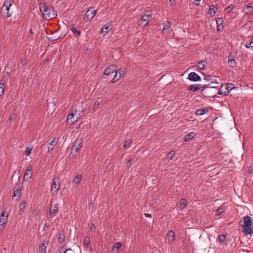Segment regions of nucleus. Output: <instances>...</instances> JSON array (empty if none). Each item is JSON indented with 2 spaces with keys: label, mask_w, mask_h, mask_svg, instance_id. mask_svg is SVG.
Wrapping results in <instances>:
<instances>
[{
  "label": "nucleus",
  "mask_w": 253,
  "mask_h": 253,
  "mask_svg": "<svg viewBox=\"0 0 253 253\" xmlns=\"http://www.w3.org/2000/svg\"><path fill=\"white\" fill-rule=\"evenodd\" d=\"M83 243L85 246H88L90 243L89 238L87 236L85 237Z\"/></svg>",
  "instance_id": "37998d69"
},
{
  "label": "nucleus",
  "mask_w": 253,
  "mask_h": 253,
  "mask_svg": "<svg viewBox=\"0 0 253 253\" xmlns=\"http://www.w3.org/2000/svg\"><path fill=\"white\" fill-rule=\"evenodd\" d=\"M207 63L206 61H202L198 63V67L200 70H204L206 66Z\"/></svg>",
  "instance_id": "a878e982"
},
{
  "label": "nucleus",
  "mask_w": 253,
  "mask_h": 253,
  "mask_svg": "<svg viewBox=\"0 0 253 253\" xmlns=\"http://www.w3.org/2000/svg\"><path fill=\"white\" fill-rule=\"evenodd\" d=\"M252 42H253V37L252 39Z\"/></svg>",
  "instance_id": "774afa93"
},
{
  "label": "nucleus",
  "mask_w": 253,
  "mask_h": 253,
  "mask_svg": "<svg viewBox=\"0 0 253 253\" xmlns=\"http://www.w3.org/2000/svg\"><path fill=\"white\" fill-rule=\"evenodd\" d=\"M110 25L109 23H107L103 26L102 30H104L105 34H107L110 30Z\"/></svg>",
  "instance_id": "473e14b6"
},
{
  "label": "nucleus",
  "mask_w": 253,
  "mask_h": 253,
  "mask_svg": "<svg viewBox=\"0 0 253 253\" xmlns=\"http://www.w3.org/2000/svg\"><path fill=\"white\" fill-rule=\"evenodd\" d=\"M131 163V160L129 159V160L127 161L126 163V164L128 166V167H129L130 165H129V163Z\"/></svg>",
  "instance_id": "6e6d98bb"
},
{
  "label": "nucleus",
  "mask_w": 253,
  "mask_h": 253,
  "mask_svg": "<svg viewBox=\"0 0 253 253\" xmlns=\"http://www.w3.org/2000/svg\"><path fill=\"white\" fill-rule=\"evenodd\" d=\"M244 225L243 226L242 232L246 235H252L253 234V223L252 218L247 215L244 217Z\"/></svg>",
  "instance_id": "f03ea898"
},
{
  "label": "nucleus",
  "mask_w": 253,
  "mask_h": 253,
  "mask_svg": "<svg viewBox=\"0 0 253 253\" xmlns=\"http://www.w3.org/2000/svg\"><path fill=\"white\" fill-rule=\"evenodd\" d=\"M210 85V84H205L203 86H201V85H198V90H204L206 88L209 87Z\"/></svg>",
  "instance_id": "58836bf2"
},
{
  "label": "nucleus",
  "mask_w": 253,
  "mask_h": 253,
  "mask_svg": "<svg viewBox=\"0 0 253 253\" xmlns=\"http://www.w3.org/2000/svg\"><path fill=\"white\" fill-rule=\"evenodd\" d=\"M77 110L75 111V113H71L67 117V122L68 124H73L74 123L76 122L79 117L80 116V113L77 115Z\"/></svg>",
  "instance_id": "6e6552de"
},
{
  "label": "nucleus",
  "mask_w": 253,
  "mask_h": 253,
  "mask_svg": "<svg viewBox=\"0 0 253 253\" xmlns=\"http://www.w3.org/2000/svg\"><path fill=\"white\" fill-rule=\"evenodd\" d=\"M21 187L22 185L21 184V183L18 181L16 183L15 186V189H16V190H21Z\"/></svg>",
  "instance_id": "c03bdc74"
},
{
  "label": "nucleus",
  "mask_w": 253,
  "mask_h": 253,
  "mask_svg": "<svg viewBox=\"0 0 253 253\" xmlns=\"http://www.w3.org/2000/svg\"><path fill=\"white\" fill-rule=\"evenodd\" d=\"M232 84H228L225 85H221L218 94L220 95H223L224 96L228 94V93L233 89V87H232Z\"/></svg>",
  "instance_id": "423d86ee"
},
{
  "label": "nucleus",
  "mask_w": 253,
  "mask_h": 253,
  "mask_svg": "<svg viewBox=\"0 0 253 253\" xmlns=\"http://www.w3.org/2000/svg\"><path fill=\"white\" fill-rule=\"evenodd\" d=\"M196 135V134L195 132H191L186 135V136H185V141H188L189 140H191V139L193 138Z\"/></svg>",
  "instance_id": "b1692460"
},
{
  "label": "nucleus",
  "mask_w": 253,
  "mask_h": 253,
  "mask_svg": "<svg viewBox=\"0 0 253 253\" xmlns=\"http://www.w3.org/2000/svg\"><path fill=\"white\" fill-rule=\"evenodd\" d=\"M67 233L64 230H62L59 235V237L58 241L60 243H62L64 242Z\"/></svg>",
  "instance_id": "f3484780"
},
{
  "label": "nucleus",
  "mask_w": 253,
  "mask_h": 253,
  "mask_svg": "<svg viewBox=\"0 0 253 253\" xmlns=\"http://www.w3.org/2000/svg\"><path fill=\"white\" fill-rule=\"evenodd\" d=\"M163 25H164V27L162 30V32L163 33H165L166 32V31L169 30V28H170V23L169 21H167L166 22L163 23Z\"/></svg>",
  "instance_id": "393cba45"
},
{
  "label": "nucleus",
  "mask_w": 253,
  "mask_h": 253,
  "mask_svg": "<svg viewBox=\"0 0 253 253\" xmlns=\"http://www.w3.org/2000/svg\"><path fill=\"white\" fill-rule=\"evenodd\" d=\"M228 65L230 67L234 68L236 66V62L235 59L232 55L230 54L228 56Z\"/></svg>",
  "instance_id": "dca6fc26"
},
{
  "label": "nucleus",
  "mask_w": 253,
  "mask_h": 253,
  "mask_svg": "<svg viewBox=\"0 0 253 253\" xmlns=\"http://www.w3.org/2000/svg\"><path fill=\"white\" fill-rule=\"evenodd\" d=\"M126 74V71L124 69H120L118 71L115 72L113 79L111 81L112 83H115L118 81L121 78L124 77Z\"/></svg>",
  "instance_id": "0eeeda50"
},
{
  "label": "nucleus",
  "mask_w": 253,
  "mask_h": 253,
  "mask_svg": "<svg viewBox=\"0 0 253 253\" xmlns=\"http://www.w3.org/2000/svg\"><path fill=\"white\" fill-rule=\"evenodd\" d=\"M96 13V10L93 7H90L85 12L84 18H86V20L90 21Z\"/></svg>",
  "instance_id": "9d476101"
},
{
  "label": "nucleus",
  "mask_w": 253,
  "mask_h": 253,
  "mask_svg": "<svg viewBox=\"0 0 253 253\" xmlns=\"http://www.w3.org/2000/svg\"><path fill=\"white\" fill-rule=\"evenodd\" d=\"M21 63L22 64L25 65L27 63L26 59H22Z\"/></svg>",
  "instance_id": "5fc2aeb1"
},
{
  "label": "nucleus",
  "mask_w": 253,
  "mask_h": 253,
  "mask_svg": "<svg viewBox=\"0 0 253 253\" xmlns=\"http://www.w3.org/2000/svg\"><path fill=\"white\" fill-rule=\"evenodd\" d=\"M32 170L33 168L31 165H29L26 169V170L25 172L23 179L28 180L31 178L32 175Z\"/></svg>",
  "instance_id": "f8f14e48"
},
{
  "label": "nucleus",
  "mask_w": 253,
  "mask_h": 253,
  "mask_svg": "<svg viewBox=\"0 0 253 253\" xmlns=\"http://www.w3.org/2000/svg\"><path fill=\"white\" fill-rule=\"evenodd\" d=\"M66 245H63L62 246L60 250H59V253H66L67 251H69V250H71V249H67L66 248Z\"/></svg>",
  "instance_id": "c9c22d12"
},
{
  "label": "nucleus",
  "mask_w": 253,
  "mask_h": 253,
  "mask_svg": "<svg viewBox=\"0 0 253 253\" xmlns=\"http://www.w3.org/2000/svg\"><path fill=\"white\" fill-rule=\"evenodd\" d=\"M122 246V244L121 242H117V243H116L113 248H112V250H114L115 249L117 250H119L120 248Z\"/></svg>",
  "instance_id": "4c0bfd02"
},
{
  "label": "nucleus",
  "mask_w": 253,
  "mask_h": 253,
  "mask_svg": "<svg viewBox=\"0 0 253 253\" xmlns=\"http://www.w3.org/2000/svg\"><path fill=\"white\" fill-rule=\"evenodd\" d=\"M205 79L207 81H211V75H208L205 77Z\"/></svg>",
  "instance_id": "8fccbe9b"
},
{
  "label": "nucleus",
  "mask_w": 253,
  "mask_h": 253,
  "mask_svg": "<svg viewBox=\"0 0 253 253\" xmlns=\"http://www.w3.org/2000/svg\"><path fill=\"white\" fill-rule=\"evenodd\" d=\"M234 8V5L233 4H231L226 8V10H227L228 13H230Z\"/></svg>",
  "instance_id": "a18cd8bd"
},
{
  "label": "nucleus",
  "mask_w": 253,
  "mask_h": 253,
  "mask_svg": "<svg viewBox=\"0 0 253 253\" xmlns=\"http://www.w3.org/2000/svg\"><path fill=\"white\" fill-rule=\"evenodd\" d=\"M40 10L43 17L46 20L54 18L57 16V13L54 8L50 5L40 3Z\"/></svg>",
  "instance_id": "f257e3e1"
},
{
  "label": "nucleus",
  "mask_w": 253,
  "mask_h": 253,
  "mask_svg": "<svg viewBox=\"0 0 253 253\" xmlns=\"http://www.w3.org/2000/svg\"><path fill=\"white\" fill-rule=\"evenodd\" d=\"M216 22L217 24V31H220L221 28H223V20L222 18L218 17L216 19Z\"/></svg>",
  "instance_id": "a211bd4d"
},
{
  "label": "nucleus",
  "mask_w": 253,
  "mask_h": 253,
  "mask_svg": "<svg viewBox=\"0 0 253 253\" xmlns=\"http://www.w3.org/2000/svg\"><path fill=\"white\" fill-rule=\"evenodd\" d=\"M169 1H170V2H171L172 3L173 2L175 1V0H169Z\"/></svg>",
  "instance_id": "680f3d73"
},
{
  "label": "nucleus",
  "mask_w": 253,
  "mask_h": 253,
  "mask_svg": "<svg viewBox=\"0 0 253 253\" xmlns=\"http://www.w3.org/2000/svg\"><path fill=\"white\" fill-rule=\"evenodd\" d=\"M252 46V43L251 42L249 43L246 44V47L248 48H251V49Z\"/></svg>",
  "instance_id": "603ef678"
},
{
  "label": "nucleus",
  "mask_w": 253,
  "mask_h": 253,
  "mask_svg": "<svg viewBox=\"0 0 253 253\" xmlns=\"http://www.w3.org/2000/svg\"><path fill=\"white\" fill-rule=\"evenodd\" d=\"M16 118V116L15 115H11L9 118H8V120L10 121H13L15 120V119Z\"/></svg>",
  "instance_id": "de8ad7c7"
},
{
  "label": "nucleus",
  "mask_w": 253,
  "mask_h": 253,
  "mask_svg": "<svg viewBox=\"0 0 253 253\" xmlns=\"http://www.w3.org/2000/svg\"><path fill=\"white\" fill-rule=\"evenodd\" d=\"M175 152L174 151H170L167 155V157L169 160L172 159V158L175 156Z\"/></svg>",
  "instance_id": "e433bc0d"
},
{
  "label": "nucleus",
  "mask_w": 253,
  "mask_h": 253,
  "mask_svg": "<svg viewBox=\"0 0 253 253\" xmlns=\"http://www.w3.org/2000/svg\"><path fill=\"white\" fill-rule=\"evenodd\" d=\"M32 149L29 147H27L25 151V154L26 156H28L31 154Z\"/></svg>",
  "instance_id": "49530a36"
},
{
  "label": "nucleus",
  "mask_w": 253,
  "mask_h": 253,
  "mask_svg": "<svg viewBox=\"0 0 253 253\" xmlns=\"http://www.w3.org/2000/svg\"><path fill=\"white\" fill-rule=\"evenodd\" d=\"M226 235L225 234H221L219 236V242L221 243L224 242L226 239Z\"/></svg>",
  "instance_id": "a19ab883"
},
{
  "label": "nucleus",
  "mask_w": 253,
  "mask_h": 253,
  "mask_svg": "<svg viewBox=\"0 0 253 253\" xmlns=\"http://www.w3.org/2000/svg\"><path fill=\"white\" fill-rule=\"evenodd\" d=\"M247 11L246 12V13L248 14H250L253 12V4H251V3H249L247 5L246 7Z\"/></svg>",
  "instance_id": "bb28decb"
},
{
  "label": "nucleus",
  "mask_w": 253,
  "mask_h": 253,
  "mask_svg": "<svg viewBox=\"0 0 253 253\" xmlns=\"http://www.w3.org/2000/svg\"><path fill=\"white\" fill-rule=\"evenodd\" d=\"M82 178V175H77L76 176L74 179H73V182L76 183V184H79L81 182V180Z\"/></svg>",
  "instance_id": "c85d7f7f"
},
{
  "label": "nucleus",
  "mask_w": 253,
  "mask_h": 253,
  "mask_svg": "<svg viewBox=\"0 0 253 253\" xmlns=\"http://www.w3.org/2000/svg\"><path fill=\"white\" fill-rule=\"evenodd\" d=\"M248 172L252 173L253 172V167L250 166L248 169Z\"/></svg>",
  "instance_id": "3c124183"
},
{
  "label": "nucleus",
  "mask_w": 253,
  "mask_h": 253,
  "mask_svg": "<svg viewBox=\"0 0 253 253\" xmlns=\"http://www.w3.org/2000/svg\"><path fill=\"white\" fill-rule=\"evenodd\" d=\"M49 227V224H47V223H45L44 225V228H48Z\"/></svg>",
  "instance_id": "13d9d810"
},
{
  "label": "nucleus",
  "mask_w": 253,
  "mask_h": 253,
  "mask_svg": "<svg viewBox=\"0 0 253 253\" xmlns=\"http://www.w3.org/2000/svg\"><path fill=\"white\" fill-rule=\"evenodd\" d=\"M103 32H104V30H102V28L100 30V34H102Z\"/></svg>",
  "instance_id": "bf43d9fd"
},
{
  "label": "nucleus",
  "mask_w": 253,
  "mask_h": 253,
  "mask_svg": "<svg viewBox=\"0 0 253 253\" xmlns=\"http://www.w3.org/2000/svg\"><path fill=\"white\" fill-rule=\"evenodd\" d=\"M71 30L74 33L75 37L78 38V37H80L81 36V31L77 29L76 28L72 26L71 28Z\"/></svg>",
  "instance_id": "4be33fe9"
},
{
  "label": "nucleus",
  "mask_w": 253,
  "mask_h": 253,
  "mask_svg": "<svg viewBox=\"0 0 253 253\" xmlns=\"http://www.w3.org/2000/svg\"><path fill=\"white\" fill-rule=\"evenodd\" d=\"M211 84H219V82L217 81V80L216 79H212L211 78Z\"/></svg>",
  "instance_id": "09e8293b"
},
{
  "label": "nucleus",
  "mask_w": 253,
  "mask_h": 253,
  "mask_svg": "<svg viewBox=\"0 0 253 253\" xmlns=\"http://www.w3.org/2000/svg\"><path fill=\"white\" fill-rule=\"evenodd\" d=\"M95 105H97V106L99 105V102H98L97 103H96V102L95 103Z\"/></svg>",
  "instance_id": "0e129e2a"
},
{
  "label": "nucleus",
  "mask_w": 253,
  "mask_h": 253,
  "mask_svg": "<svg viewBox=\"0 0 253 253\" xmlns=\"http://www.w3.org/2000/svg\"><path fill=\"white\" fill-rule=\"evenodd\" d=\"M251 43H252L251 49L253 50V42H251Z\"/></svg>",
  "instance_id": "052dcab7"
},
{
  "label": "nucleus",
  "mask_w": 253,
  "mask_h": 253,
  "mask_svg": "<svg viewBox=\"0 0 253 253\" xmlns=\"http://www.w3.org/2000/svg\"><path fill=\"white\" fill-rule=\"evenodd\" d=\"M187 204V200L185 199H182L179 202V208L181 210L184 209Z\"/></svg>",
  "instance_id": "5701e85b"
},
{
  "label": "nucleus",
  "mask_w": 253,
  "mask_h": 253,
  "mask_svg": "<svg viewBox=\"0 0 253 253\" xmlns=\"http://www.w3.org/2000/svg\"><path fill=\"white\" fill-rule=\"evenodd\" d=\"M132 143V141L130 139H128V140H126L125 142V143H124V147L125 148H128L131 143Z\"/></svg>",
  "instance_id": "ea45409f"
},
{
  "label": "nucleus",
  "mask_w": 253,
  "mask_h": 253,
  "mask_svg": "<svg viewBox=\"0 0 253 253\" xmlns=\"http://www.w3.org/2000/svg\"><path fill=\"white\" fill-rule=\"evenodd\" d=\"M209 111V109L207 107L203 109H197L196 111L195 114L198 116H202Z\"/></svg>",
  "instance_id": "6ab92c4d"
},
{
  "label": "nucleus",
  "mask_w": 253,
  "mask_h": 253,
  "mask_svg": "<svg viewBox=\"0 0 253 253\" xmlns=\"http://www.w3.org/2000/svg\"><path fill=\"white\" fill-rule=\"evenodd\" d=\"M58 210V207H56V205H54L53 206L52 205H51L50 209H49V213L50 214H52L54 213L56 211H57Z\"/></svg>",
  "instance_id": "c756f323"
},
{
  "label": "nucleus",
  "mask_w": 253,
  "mask_h": 253,
  "mask_svg": "<svg viewBox=\"0 0 253 253\" xmlns=\"http://www.w3.org/2000/svg\"><path fill=\"white\" fill-rule=\"evenodd\" d=\"M11 5V0H5L4 4L1 7V13H3V15L6 17H9L11 15V14L9 12V9Z\"/></svg>",
  "instance_id": "20e7f679"
},
{
  "label": "nucleus",
  "mask_w": 253,
  "mask_h": 253,
  "mask_svg": "<svg viewBox=\"0 0 253 253\" xmlns=\"http://www.w3.org/2000/svg\"><path fill=\"white\" fill-rule=\"evenodd\" d=\"M223 212V209L220 207L216 211L215 215L216 216L220 215Z\"/></svg>",
  "instance_id": "79ce46f5"
},
{
  "label": "nucleus",
  "mask_w": 253,
  "mask_h": 253,
  "mask_svg": "<svg viewBox=\"0 0 253 253\" xmlns=\"http://www.w3.org/2000/svg\"><path fill=\"white\" fill-rule=\"evenodd\" d=\"M58 141V139L56 140L55 138H54L51 142L48 143V152L50 151L53 150L54 149V147H55V144L57 143Z\"/></svg>",
  "instance_id": "aec40b11"
},
{
  "label": "nucleus",
  "mask_w": 253,
  "mask_h": 253,
  "mask_svg": "<svg viewBox=\"0 0 253 253\" xmlns=\"http://www.w3.org/2000/svg\"><path fill=\"white\" fill-rule=\"evenodd\" d=\"M167 236L169 238V242L173 241L175 239V234L173 231L169 230L167 234Z\"/></svg>",
  "instance_id": "412c9836"
},
{
  "label": "nucleus",
  "mask_w": 253,
  "mask_h": 253,
  "mask_svg": "<svg viewBox=\"0 0 253 253\" xmlns=\"http://www.w3.org/2000/svg\"><path fill=\"white\" fill-rule=\"evenodd\" d=\"M201 0H195V1H201Z\"/></svg>",
  "instance_id": "338daca9"
},
{
  "label": "nucleus",
  "mask_w": 253,
  "mask_h": 253,
  "mask_svg": "<svg viewBox=\"0 0 253 253\" xmlns=\"http://www.w3.org/2000/svg\"><path fill=\"white\" fill-rule=\"evenodd\" d=\"M26 202L25 201H22L20 204L19 205V211H23V210L25 208Z\"/></svg>",
  "instance_id": "72a5a7b5"
},
{
  "label": "nucleus",
  "mask_w": 253,
  "mask_h": 253,
  "mask_svg": "<svg viewBox=\"0 0 253 253\" xmlns=\"http://www.w3.org/2000/svg\"><path fill=\"white\" fill-rule=\"evenodd\" d=\"M89 228L90 229H92L93 228H95L94 224L93 223H91L89 225Z\"/></svg>",
  "instance_id": "864d4df0"
},
{
  "label": "nucleus",
  "mask_w": 253,
  "mask_h": 253,
  "mask_svg": "<svg viewBox=\"0 0 253 253\" xmlns=\"http://www.w3.org/2000/svg\"><path fill=\"white\" fill-rule=\"evenodd\" d=\"M80 112H81V113H82V112H83V109H82V110H81V111H80Z\"/></svg>",
  "instance_id": "69168bd1"
},
{
  "label": "nucleus",
  "mask_w": 253,
  "mask_h": 253,
  "mask_svg": "<svg viewBox=\"0 0 253 253\" xmlns=\"http://www.w3.org/2000/svg\"><path fill=\"white\" fill-rule=\"evenodd\" d=\"M148 13H149V12L147 11L146 14H143L140 20L139 24L142 25V26H146L149 23V18L151 17V14Z\"/></svg>",
  "instance_id": "1a4fd4ad"
},
{
  "label": "nucleus",
  "mask_w": 253,
  "mask_h": 253,
  "mask_svg": "<svg viewBox=\"0 0 253 253\" xmlns=\"http://www.w3.org/2000/svg\"><path fill=\"white\" fill-rule=\"evenodd\" d=\"M144 215L147 217H151V215L149 213H145Z\"/></svg>",
  "instance_id": "4d7b16f0"
},
{
  "label": "nucleus",
  "mask_w": 253,
  "mask_h": 253,
  "mask_svg": "<svg viewBox=\"0 0 253 253\" xmlns=\"http://www.w3.org/2000/svg\"><path fill=\"white\" fill-rule=\"evenodd\" d=\"M60 179L58 177H56L52 180L51 191L52 194H57L60 188Z\"/></svg>",
  "instance_id": "39448f33"
},
{
  "label": "nucleus",
  "mask_w": 253,
  "mask_h": 253,
  "mask_svg": "<svg viewBox=\"0 0 253 253\" xmlns=\"http://www.w3.org/2000/svg\"><path fill=\"white\" fill-rule=\"evenodd\" d=\"M4 88H5V85L3 84V81L2 80H1L0 82V96H1L3 94L4 91Z\"/></svg>",
  "instance_id": "7c9ffc66"
},
{
  "label": "nucleus",
  "mask_w": 253,
  "mask_h": 253,
  "mask_svg": "<svg viewBox=\"0 0 253 253\" xmlns=\"http://www.w3.org/2000/svg\"><path fill=\"white\" fill-rule=\"evenodd\" d=\"M29 32L31 33L32 34H33V32H32V30H30Z\"/></svg>",
  "instance_id": "e2e57ef3"
},
{
  "label": "nucleus",
  "mask_w": 253,
  "mask_h": 253,
  "mask_svg": "<svg viewBox=\"0 0 253 253\" xmlns=\"http://www.w3.org/2000/svg\"><path fill=\"white\" fill-rule=\"evenodd\" d=\"M48 243V241L47 240L43 241L42 243L40 245L39 249V253H45L46 246V245H47Z\"/></svg>",
  "instance_id": "2eb2a0df"
},
{
  "label": "nucleus",
  "mask_w": 253,
  "mask_h": 253,
  "mask_svg": "<svg viewBox=\"0 0 253 253\" xmlns=\"http://www.w3.org/2000/svg\"><path fill=\"white\" fill-rule=\"evenodd\" d=\"M188 80L193 82L200 81L201 77L196 73L191 72L188 75Z\"/></svg>",
  "instance_id": "4468645a"
},
{
  "label": "nucleus",
  "mask_w": 253,
  "mask_h": 253,
  "mask_svg": "<svg viewBox=\"0 0 253 253\" xmlns=\"http://www.w3.org/2000/svg\"><path fill=\"white\" fill-rule=\"evenodd\" d=\"M215 10L214 9V7L213 5L211 6L209 9L208 13L211 15H214L216 13V10H217L218 9L217 7H215Z\"/></svg>",
  "instance_id": "cd10ccee"
},
{
  "label": "nucleus",
  "mask_w": 253,
  "mask_h": 253,
  "mask_svg": "<svg viewBox=\"0 0 253 253\" xmlns=\"http://www.w3.org/2000/svg\"><path fill=\"white\" fill-rule=\"evenodd\" d=\"M83 141L79 138H76L73 142L71 148V153L73 154V156H76V153L78 152L81 148L82 147Z\"/></svg>",
  "instance_id": "7ed1b4c3"
},
{
  "label": "nucleus",
  "mask_w": 253,
  "mask_h": 253,
  "mask_svg": "<svg viewBox=\"0 0 253 253\" xmlns=\"http://www.w3.org/2000/svg\"><path fill=\"white\" fill-rule=\"evenodd\" d=\"M18 195L19 196H18V197L16 198V200H19V199L20 197V195H21V190H16V189H14V192H13V197H15L16 196Z\"/></svg>",
  "instance_id": "f704fd0d"
},
{
  "label": "nucleus",
  "mask_w": 253,
  "mask_h": 253,
  "mask_svg": "<svg viewBox=\"0 0 253 253\" xmlns=\"http://www.w3.org/2000/svg\"><path fill=\"white\" fill-rule=\"evenodd\" d=\"M198 85L192 84L188 87V90H192L194 92L198 90Z\"/></svg>",
  "instance_id": "2f4dec72"
},
{
  "label": "nucleus",
  "mask_w": 253,
  "mask_h": 253,
  "mask_svg": "<svg viewBox=\"0 0 253 253\" xmlns=\"http://www.w3.org/2000/svg\"><path fill=\"white\" fill-rule=\"evenodd\" d=\"M117 67L114 65H110L104 72V74L106 76H109L111 74L115 73Z\"/></svg>",
  "instance_id": "ddd939ff"
},
{
  "label": "nucleus",
  "mask_w": 253,
  "mask_h": 253,
  "mask_svg": "<svg viewBox=\"0 0 253 253\" xmlns=\"http://www.w3.org/2000/svg\"><path fill=\"white\" fill-rule=\"evenodd\" d=\"M46 33L47 35H49L47 36V38L50 42L57 41L60 38L59 35H55L53 32L50 30H47Z\"/></svg>",
  "instance_id": "9b49d317"
}]
</instances>
